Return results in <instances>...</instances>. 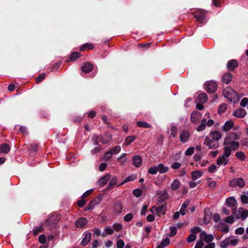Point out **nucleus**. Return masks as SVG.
<instances>
[{
    "label": "nucleus",
    "mask_w": 248,
    "mask_h": 248,
    "mask_svg": "<svg viewBox=\"0 0 248 248\" xmlns=\"http://www.w3.org/2000/svg\"><path fill=\"white\" fill-rule=\"evenodd\" d=\"M169 243L170 239L168 237H166L163 239L159 244L157 245V248H164L165 247L168 245Z\"/></svg>",
    "instance_id": "obj_30"
},
{
    "label": "nucleus",
    "mask_w": 248,
    "mask_h": 248,
    "mask_svg": "<svg viewBox=\"0 0 248 248\" xmlns=\"http://www.w3.org/2000/svg\"><path fill=\"white\" fill-rule=\"evenodd\" d=\"M240 135L235 132H230L228 133L224 141V147H228L229 150L234 151L237 149L239 143L236 140H239Z\"/></svg>",
    "instance_id": "obj_1"
},
{
    "label": "nucleus",
    "mask_w": 248,
    "mask_h": 248,
    "mask_svg": "<svg viewBox=\"0 0 248 248\" xmlns=\"http://www.w3.org/2000/svg\"><path fill=\"white\" fill-rule=\"evenodd\" d=\"M105 232L108 234H112L114 232V230L110 227H107L105 229Z\"/></svg>",
    "instance_id": "obj_61"
},
{
    "label": "nucleus",
    "mask_w": 248,
    "mask_h": 248,
    "mask_svg": "<svg viewBox=\"0 0 248 248\" xmlns=\"http://www.w3.org/2000/svg\"><path fill=\"white\" fill-rule=\"evenodd\" d=\"M117 178L116 177H113L110 179L108 185L106 189V190H110L113 188V186L116 184Z\"/></svg>",
    "instance_id": "obj_26"
},
{
    "label": "nucleus",
    "mask_w": 248,
    "mask_h": 248,
    "mask_svg": "<svg viewBox=\"0 0 248 248\" xmlns=\"http://www.w3.org/2000/svg\"><path fill=\"white\" fill-rule=\"evenodd\" d=\"M232 79V75L230 73L224 74L222 77V81L226 84L229 83Z\"/></svg>",
    "instance_id": "obj_20"
},
{
    "label": "nucleus",
    "mask_w": 248,
    "mask_h": 248,
    "mask_svg": "<svg viewBox=\"0 0 248 248\" xmlns=\"http://www.w3.org/2000/svg\"><path fill=\"white\" fill-rule=\"evenodd\" d=\"M248 104V98L245 97L242 99L241 100L240 105L241 107H245Z\"/></svg>",
    "instance_id": "obj_52"
},
{
    "label": "nucleus",
    "mask_w": 248,
    "mask_h": 248,
    "mask_svg": "<svg viewBox=\"0 0 248 248\" xmlns=\"http://www.w3.org/2000/svg\"><path fill=\"white\" fill-rule=\"evenodd\" d=\"M204 144L207 146L209 149H217L219 146L218 141L213 140L207 136L205 138Z\"/></svg>",
    "instance_id": "obj_4"
},
{
    "label": "nucleus",
    "mask_w": 248,
    "mask_h": 248,
    "mask_svg": "<svg viewBox=\"0 0 248 248\" xmlns=\"http://www.w3.org/2000/svg\"><path fill=\"white\" fill-rule=\"evenodd\" d=\"M217 169V165H216L215 164H212L209 167V168L208 169V171L210 173H214L215 172H216Z\"/></svg>",
    "instance_id": "obj_47"
},
{
    "label": "nucleus",
    "mask_w": 248,
    "mask_h": 248,
    "mask_svg": "<svg viewBox=\"0 0 248 248\" xmlns=\"http://www.w3.org/2000/svg\"><path fill=\"white\" fill-rule=\"evenodd\" d=\"M141 190L139 189H136L133 191V194L136 197H139L141 195Z\"/></svg>",
    "instance_id": "obj_54"
},
{
    "label": "nucleus",
    "mask_w": 248,
    "mask_h": 248,
    "mask_svg": "<svg viewBox=\"0 0 248 248\" xmlns=\"http://www.w3.org/2000/svg\"><path fill=\"white\" fill-rule=\"evenodd\" d=\"M237 186L240 187H243L245 186V182L242 178L237 179Z\"/></svg>",
    "instance_id": "obj_50"
},
{
    "label": "nucleus",
    "mask_w": 248,
    "mask_h": 248,
    "mask_svg": "<svg viewBox=\"0 0 248 248\" xmlns=\"http://www.w3.org/2000/svg\"><path fill=\"white\" fill-rule=\"evenodd\" d=\"M170 232L169 234V236L170 237H172V236H174L177 233V230L176 227L171 226L170 228Z\"/></svg>",
    "instance_id": "obj_42"
},
{
    "label": "nucleus",
    "mask_w": 248,
    "mask_h": 248,
    "mask_svg": "<svg viewBox=\"0 0 248 248\" xmlns=\"http://www.w3.org/2000/svg\"><path fill=\"white\" fill-rule=\"evenodd\" d=\"M203 246V242L202 240L198 241L195 247V248H202Z\"/></svg>",
    "instance_id": "obj_64"
},
{
    "label": "nucleus",
    "mask_w": 248,
    "mask_h": 248,
    "mask_svg": "<svg viewBox=\"0 0 248 248\" xmlns=\"http://www.w3.org/2000/svg\"><path fill=\"white\" fill-rule=\"evenodd\" d=\"M227 240H228L229 246H234L238 243V240L236 238H235L234 237H227Z\"/></svg>",
    "instance_id": "obj_29"
},
{
    "label": "nucleus",
    "mask_w": 248,
    "mask_h": 248,
    "mask_svg": "<svg viewBox=\"0 0 248 248\" xmlns=\"http://www.w3.org/2000/svg\"><path fill=\"white\" fill-rule=\"evenodd\" d=\"M179 137L180 140L183 143L187 142L190 137V133L186 130H184L180 132Z\"/></svg>",
    "instance_id": "obj_8"
},
{
    "label": "nucleus",
    "mask_w": 248,
    "mask_h": 248,
    "mask_svg": "<svg viewBox=\"0 0 248 248\" xmlns=\"http://www.w3.org/2000/svg\"><path fill=\"white\" fill-rule=\"evenodd\" d=\"M227 108V105L225 104H222L221 105L218 109V112L219 114H221L224 113Z\"/></svg>",
    "instance_id": "obj_41"
},
{
    "label": "nucleus",
    "mask_w": 248,
    "mask_h": 248,
    "mask_svg": "<svg viewBox=\"0 0 248 248\" xmlns=\"http://www.w3.org/2000/svg\"><path fill=\"white\" fill-rule=\"evenodd\" d=\"M177 127L174 125H172L170 128V133L173 138H175L177 135Z\"/></svg>",
    "instance_id": "obj_32"
},
{
    "label": "nucleus",
    "mask_w": 248,
    "mask_h": 248,
    "mask_svg": "<svg viewBox=\"0 0 248 248\" xmlns=\"http://www.w3.org/2000/svg\"><path fill=\"white\" fill-rule=\"evenodd\" d=\"M239 215H234V217L236 219L241 218L244 220L248 216V210L243 208H239L238 210Z\"/></svg>",
    "instance_id": "obj_6"
},
{
    "label": "nucleus",
    "mask_w": 248,
    "mask_h": 248,
    "mask_svg": "<svg viewBox=\"0 0 248 248\" xmlns=\"http://www.w3.org/2000/svg\"><path fill=\"white\" fill-rule=\"evenodd\" d=\"M87 220L84 217H81L78 219L75 222V226L77 228H82L87 224Z\"/></svg>",
    "instance_id": "obj_15"
},
{
    "label": "nucleus",
    "mask_w": 248,
    "mask_h": 248,
    "mask_svg": "<svg viewBox=\"0 0 248 248\" xmlns=\"http://www.w3.org/2000/svg\"><path fill=\"white\" fill-rule=\"evenodd\" d=\"M43 227L42 226H40L39 227H36L33 230V233L34 235H36L38 233H39V232H41L42 231H43Z\"/></svg>",
    "instance_id": "obj_60"
},
{
    "label": "nucleus",
    "mask_w": 248,
    "mask_h": 248,
    "mask_svg": "<svg viewBox=\"0 0 248 248\" xmlns=\"http://www.w3.org/2000/svg\"><path fill=\"white\" fill-rule=\"evenodd\" d=\"M116 245L117 248H124V243L123 240L119 239L118 240Z\"/></svg>",
    "instance_id": "obj_55"
},
{
    "label": "nucleus",
    "mask_w": 248,
    "mask_h": 248,
    "mask_svg": "<svg viewBox=\"0 0 248 248\" xmlns=\"http://www.w3.org/2000/svg\"><path fill=\"white\" fill-rule=\"evenodd\" d=\"M110 179L111 175L108 173L99 179L98 184L99 186H103L105 185Z\"/></svg>",
    "instance_id": "obj_10"
},
{
    "label": "nucleus",
    "mask_w": 248,
    "mask_h": 248,
    "mask_svg": "<svg viewBox=\"0 0 248 248\" xmlns=\"http://www.w3.org/2000/svg\"><path fill=\"white\" fill-rule=\"evenodd\" d=\"M241 200L242 203L247 204L248 203V196L245 195H242Z\"/></svg>",
    "instance_id": "obj_58"
},
{
    "label": "nucleus",
    "mask_w": 248,
    "mask_h": 248,
    "mask_svg": "<svg viewBox=\"0 0 248 248\" xmlns=\"http://www.w3.org/2000/svg\"><path fill=\"white\" fill-rule=\"evenodd\" d=\"M142 161L141 157L139 155H136L133 157V164L136 167H140L141 166L142 164Z\"/></svg>",
    "instance_id": "obj_13"
},
{
    "label": "nucleus",
    "mask_w": 248,
    "mask_h": 248,
    "mask_svg": "<svg viewBox=\"0 0 248 248\" xmlns=\"http://www.w3.org/2000/svg\"><path fill=\"white\" fill-rule=\"evenodd\" d=\"M80 57V54L78 52H74L70 56L69 59L70 61H74Z\"/></svg>",
    "instance_id": "obj_35"
},
{
    "label": "nucleus",
    "mask_w": 248,
    "mask_h": 248,
    "mask_svg": "<svg viewBox=\"0 0 248 248\" xmlns=\"http://www.w3.org/2000/svg\"><path fill=\"white\" fill-rule=\"evenodd\" d=\"M237 65V62L235 60H231L227 63V68L229 70H233Z\"/></svg>",
    "instance_id": "obj_22"
},
{
    "label": "nucleus",
    "mask_w": 248,
    "mask_h": 248,
    "mask_svg": "<svg viewBox=\"0 0 248 248\" xmlns=\"http://www.w3.org/2000/svg\"><path fill=\"white\" fill-rule=\"evenodd\" d=\"M197 20L202 24L205 23V12L202 10H199L194 13Z\"/></svg>",
    "instance_id": "obj_5"
},
{
    "label": "nucleus",
    "mask_w": 248,
    "mask_h": 248,
    "mask_svg": "<svg viewBox=\"0 0 248 248\" xmlns=\"http://www.w3.org/2000/svg\"><path fill=\"white\" fill-rule=\"evenodd\" d=\"M132 218L133 215L131 213L127 214L124 217V219L126 222L130 221Z\"/></svg>",
    "instance_id": "obj_48"
},
{
    "label": "nucleus",
    "mask_w": 248,
    "mask_h": 248,
    "mask_svg": "<svg viewBox=\"0 0 248 248\" xmlns=\"http://www.w3.org/2000/svg\"><path fill=\"white\" fill-rule=\"evenodd\" d=\"M113 228L116 231H119L122 229V226L120 223H114Z\"/></svg>",
    "instance_id": "obj_56"
},
{
    "label": "nucleus",
    "mask_w": 248,
    "mask_h": 248,
    "mask_svg": "<svg viewBox=\"0 0 248 248\" xmlns=\"http://www.w3.org/2000/svg\"><path fill=\"white\" fill-rule=\"evenodd\" d=\"M10 151V147L9 146L6 144L3 143L0 146V151L1 153H4L5 154L8 153Z\"/></svg>",
    "instance_id": "obj_31"
},
{
    "label": "nucleus",
    "mask_w": 248,
    "mask_h": 248,
    "mask_svg": "<svg viewBox=\"0 0 248 248\" xmlns=\"http://www.w3.org/2000/svg\"><path fill=\"white\" fill-rule=\"evenodd\" d=\"M206 120L205 119H203L202 121L201 124L197 128V130L198 131H202L206 127Z\"/></svg>",
    "instance_id": "obj_34"
},
{
    "label": "nucleus",
    "mask_w": 248,
    "mask_h": 248,
    "mask_svg": "<svg viewBox=\"0 0 248 248\" xmlns=\"http://www.w3.org/2000/svg\"><path fill=\"white\" fill-rule=\"evenodd\" d=\"M112 151L110 150L106 152L104 155V158L105 160H108L110 159L112 155Z\"/></svg>",
    "instance_id": "obj_49"
},
{
    "label": "nucleus",
    "mask_w": 248,
    "mask_h": 248,
    "mask_svg": "<svg viewBox=\"0 0 248 248\" xmlns=\"http://www.w3.org/2000/svg\"><path fill=\"white\" fill-rule=\"evenodd\" d=\"M200 238L206 242H210L213 240L214 236L211 234H207L205 232H202L200 234Z\"/></svg>",
    "instance_id": "obj_12"
},
{
    "label": "nucleus",
    "mask_w": 248,
    "mask_h": 248,
    "mask_svg": "<svg viewBox=\"0 0 248 248\" xmlns=\"http://www.w3.org/2000/svg\"><path fill=\"white\" fill-rule=\"evenodd\" d=\"M102 199V196H99L97 197L95 199H94L93 201L92 202V204H97L100 202Z\"/></svg>",
    "instance_id": "obj_59"
},
{
    "label": "nucleus",
    "mask_w": 248,
    "mask_h": 248,
    "mask_svg": "<svg viewBox=\"0 0 248 248\" xmlns=\"http://www.w3.org/2000/svg\"><path fill=\"white\" fill-rule=\"evenodd\" d=\"M93 68V65L90 63H86L82 67V70L84 72L89 73L90 72Z\"/></svg>",
    "instance_id": "obj_28"
},
{
    "label": "nucleus",
    "mask_w": 248,
    "mask_h": 248,
    "mask_svg": "<svg viewBox=\"0 0 248 248\" xmlns=\"http://www.w3.org/2000/svg\"><path fill=\"white\" fill-rule=\"evenodd\" d=\"M219 245L221 248H226L229 247L227 238H226L224 240L221 241L219 243Z\"/></svg>",
    "instance_id": "obj_45"
},
{
    "label": "nucleus",
    "mask_w": 248,
    "mask_h": 248,
    "mask_svg": "<svg viewBox=\"0 0 248 248\" xmlns=\"http://www.w3.org/2000/svg\"><path fill=\"white\" fill-rule=\"evenodd\" d=\"M207 136L218 142L222 137V134L220 131L214 130L211 131Z\"/></svg>",
    "instance_id": "obj_9"
},
{
    "label": "nucleus",
    "mask_w": 248,
    "mask_h": 248,
    "mask_svg": "<svg viewBox=\"0 0 248 248\" xmlns=\"http://www.w3.org/2000/svg\"><path fill=\"white\" fill-rule=\"evenodd\" d=\"M157 172L158 170L156 166L151 167L148 170V173L151 174H155Z\"/></svg>",
    "instance_id": "obj_43"
},
{
    "label": "nucleus",
    "mask_w": 248,
    "mask_h": 248,
    "mask_svg": "<svg viewBox=\"0 0 248 248\" xmlns=\"http://www.w3.org/2000/svg\"><path fill=\"white\" fill-rule=\"evenodd\" d=\"M235 156L240 160H243L246 158L245 155L242 152H237L235 154Z\"/></svg>",
    "instance_id": "obj_39"
},
{
    "label": "nucleus",
    "mask_w": 248,
    "mask_h": 248,
    "mask_svg": "<svg viewBox=\"0 0 248 248\" xmlns=\"http://www.w3.org/2000/svg\"><path fill=\"white\" fill-rule=\"evenodd\" d=\"M237 178L232 179L229 183V186L231 187H235L237 186Z\"/></svg>",
    "instance_id": "obj_51"
},
{
    "label": "nucleus",
    "mask_w": 248,
    "mask_h": 248,
    "mask_svg": "<svg viewBox=\"0 0 248 248\" xmlns=\"http://www.w3.org/2000/svg\"><path fill=\"white\" fill-rule=\"evenodd\" d=\"M136 178V176L134 175H131L130 176H129L128 177H126L124 180V183H127L130 181H133Z\"/></svg>",
    "instance_id": "obj_57"
},
{
    "label": "nucleus",
    "mask_w": 248,
    "mask_h": 248,
    "mask_svg": "<svg viewBox=\"0 0 248 248\" xmlns=\"http://www.w3.org/2000/svg\"><path fill=\"white\" fill-rule=\"evenodd\" d=\"M234 124L232 121H228L224 124L222 130L224 132H227L232 128Z\"/></svg>",
    "instance_id": "obj_14"
},
{
    "label": "nucleus",
    "mask_w": 248,
    "mask_h": 248,
    "mask_svg": "<svg viewBox=\"0 0 248 248\" xmlns=\"http://www.w3.org/2000/svg\"><path fill=\"white\" fill-rule=\"evenodd\" d=\"M157 213L165 214L166 212V207L165 205H162L157 207Z\"/></svg>",
    "instance_id": "obj_38"
},
{
    "label": "nucleus",
    "mask_w": 248,
    "mask_h": 248,
    "mask_svg": "<svg viewBox=\"0 0 248 248\" xmlns=\"http://www.w3.org/2000/svg\"><path fill=\"white\" fill-rule=\"evenodd\" d=\"M123 207L122 203L120 201H118L114 204L113 211L116 213H121L122 212Z\"/></svg>",
    "instance_id": "obj_19"
},
{
    "label": "nucleus",
    "mask_w": 248,
    "mask_h": 248,
    "mask_svg": "<svg viewBox=\"0 0 248 248\" xmlns=\"http://www.w3.org/2000/svg\"><path fill=\"white\" fill-rule=\"evenodd\" d=\"M189 204V201L188 200L186 201L182 204L181 209L180 210V214L184 216L186 214V209Z\"/></svg>",
    "instance_id": "obj_21"
},
{
    "label": "nucleus",
    "mask_w": 248,
    "mask_h": 248,
    "mask_svg": "<svg viewBox=\"0 0 248 248\" xmlns=\"http://www.w3.org/2000/svg\"><path fill=\"white\" fill-rule=\"evenodd\" d=\"M46 240V236L44 234H41L39 237V241L41 244H44Z\"/></svg>",
    "instance_id": "obj_62"
},
{
    "label": "nucleus",
    "mask_w": 248,
    "mask_h": 248,
    "mask_svg": "<svg viewBox=\"0 0 248 248\" xmlns=\"http://www.w3.org/2000/svg\"><path fill=\"white\" fill-rule=\"evenodd\" d=\"M93 48V46L92 44H85L80 47V51H84L85 49H91Z\"/></svg>",
    "instance_id": "obj_36"
},
{
    "label": "nucleus",
    "mask_w": 248,
    "mask_h": 248,
    "mask_svg": "<svg viewBox=\"0 0 248 248\" xmlns=\"http://www.w3.org/2000/svg\"><path fill=\"white\" fill-rule=\"evenodd\" d=\"M112 139V136L109 134H106L101 137V141L103 144L108 142Z\"/></svg>",
    "instance_id": "obj_24"
},
{
    "label": "nucleus",
    "mask_w": 248,
    "mask_h": 248,
    "mask_svg": "<svg viewBox=\"0 0 248 248\" xmlns=\"http://www.w3.org/2000/svg\"><path fill=\"white\" fill-rule=\"evenodd\" d=\"M223 94L225 97L227 98L230 101L233 103L237 102L240 98V97L237 93L231 88L224 90Z\"/></svg>",
    "instance_id": "obj_2"
},
{
    "label": "nucleus",
    "mask_w": 248,
    "mask_h": 248,
    "mask_svg": "<svg viewBox=\"0 0 248 248\" xmlns=\"http://www.w3.org/2000/svg\"><path fill=\"white\" fill-rule=\"evenodd\" d=\"M244 232V229L239 227L235 230V233L237 234H242Z\"/></svg>",
    "instance_id": "obj_63"
},
{
    "label": "nucleus",
    "mask_w": 248,
    "mask_h": 248,
    "mask_svg": "<svg viewBox=\"0 0 248 248\" xmlns=\"http://www.w3.org/2000/svg\"><path fill=\"white\" fill-rule=\"evenodd\" d=\"M180 181L178 179H175L171 184V188L173 190H175L178 188L180 186Z\"/></svg>",
    "instance_id": "obj_33"
},
{
    "label": "nucleus",
    "mask_w": 248,
    "mask_h": 248,
    "mask_svg": "<svg viewBox=\"0 0 248 248\" xmlns=\"http://www.w3.org/2000/svg\"><path fill=\"white\" fill-rule=\"evenodd\" d=\"M203 172L202 171L196 170L191 173L192 179L195 181L202 176Z\"/></svg>",
    "instance_id": "obj_23"
},
{
    "label": "nucleus",
    "mask_w": 248,
    "mask_h": 248,
    "mask_svg": "<svg viewBox=\"0 0 248 248\" xmlns=\"http://www.w3.org/2000/svg\"><path fill=\"white\" fill-rule=\"evenodd\" d=\"M205 89L207 92L213 93L217 89V83L213 81H209L206 84Z\"/></svg>",
    "instance_id": "obj_7"
},
{
    "label": "nucleus",
    "mask_w": 248,
    "mask_h": 248,
    "mask_svg": "<svg viewBox=\"0 0 248 248\" xmlns=\"http://www.w3.org/2000/svg\"><path fill=\"white\" fill-rule=\"evenodd\" d=\"M233 115L238 118H243L246 115V110L240 108L235 111L233 113Z\"/></svg>",
    "instance_id": "obj_17"
},
{
    "label": "nucleus",
    "mask_w": 248,
    "mask_h": 248,
    "mask_svg": "<svg viewBox=\"0 0 248 248\" xmlns=\"http://www.w3.org/2000/svg\"><path fill=\"white\" fill-rule=\"evenodd\" d=\"M121 148L120 146H115L111 151H112V154H117L121 151Z\"/></svg>",
    "instance_id": "obj_53"
},
{
    "label": "nucleus",
    "mask_w": 248,
    "mask_h": 248,
    "mask_svg": "<svg viewBox=\"0 0 248 248\" xmlns=\"http://www.w3.org/2000/svg\"><path fill=\"white\" fill-rule=\"evenodd\" d=\"M158 172L160 173H164L168 171L169 168L168 167L164 166L163 164L160 163L157 166Z\"/></svg>",
    "instance_id": "obj_27"
},
{
    "label": "nucleus",
    "mask_w": 248,
    "mask_h": 248,
    "mask_svg": "<svg viewBox=\"0 0 248 248\" xmlns=\"http://www.w3.org/2000/svg\"><path fill=\"white\" fill-rule=\"evenodd\" d=\"M91 233L87 232L84 234V237L81 242V245L82 246L86 245L91 239Z\"/></svg>",
    "instance_id": "obj_18"
},
{
    "label": "nucleus",
    "mask_w": 248,
    "mask_h": 248,
    "mask_svg": "<svg viewBox=\"0 0 248 248\" xmlns=\"http://www.w3.org/2000/svg\"><path fill=\"white\" fill-rule=\"evenodd\" d=\"M196 238L195 234L191 233L187 238V242L189 243L194 241Z\"/></svg>",
    "instance_id": "obj_46"
},
{
    "label": "nucleus",
    "mask_w": 248,
    "mask_h": 248,
    "mask_svg": "<svg viewBox=\"0 0 248 248\" xmlns=\"http://www.w3.org/2000/svg\"><path fill=\"white\" fill-rule=\"evenodd\" d=\"M224 153L222 155L219 156L217 161V165H226L228 163V158L231 155L232 150H229L228 147H224Z\"/></svg>",
    "instance_id": "obj_3"
},
{
    "label": "nucleus",
    "mask_w": 248,
    "mask_h": 248,
    "mask_svg": "<svg viewBox=\"0 0 248 248\" xmlns=\"http://www.w3.org/2000/svg\"><path fill=\"white\" fill-rule=\"evenodd\" d=\"M201 118V114L199 112L193 111L191 115V121L196 124Z\"/></svg>",
    "instance_id": "obj_16"
},
{
    "label": "nucleus",
    "mask_w": 248,
    "mask_h": 248,
    "mask_svg": "<svg viewBox=\"0 0 248 248\" xmlns=\"http://www.w3.org/2000/svg\"><path fill=\"white\" fill-rule=\"evenodd\" d=\"M137 125L140 127L149 128L151 127L149 124L143 121H138L137 122Z\"/></svg>",
    "instance_id": "obj_40"
},
{
    "label": "nucleus",
    "mask_w": 248,
    "mask_h": 248,
    "mask_svg": "<svg viewBox=\"0 0 248 248\" xmlns=\"http://www.w3.org/2000/svg\"><path fill=\"white\" fill-rule=\"evenodd\" d=\"M226 202L228 206L231 207L234 206L237 203L236 200L232 197L227 198L226 200Z\"/></svg>",
    "instance_id": "obj_25"
},
{
    "label": "nucleus",
    "mask_w": 248,
    "mask_h": 248,
    "mask_svg": "<svg viewBox=\"0 0 248 248\" xmlns=\"http://www.w3.org/2000/svg\"><path fill=\"white\" fill-rule=\"evenodd\" d=\"M207 100L208 97L206 94L204 93H201L196 98V102L197 103L204 104L207 102Z\"/></svg>",
    "instance_id": "obj_11"
},
{
    "label": "nucleus",
    "mask_w": 248,
    "mask_h": 248,
    "mask_svg": "<svg viewBox=\"0 0 248 248\" xmlns=\"http://www.w3.org/2000/svg\"><path fill=\"white\" fill-rule=\"evenodd\" d=\"M136 139V137L135 136H129L126 138L125 140L124 144L126 145H128L132 143Z\"/></svg>",
    "instance_id": "obj_37"
},
{
    "label": "nucleus",
    "mask_w": 248,
    "mask_h": 248,
    "mask_svg": "<svg viewBox=\"0 0 248 248\" xmlns=\"http://www.w3.org/2000/svg\"><path fill=\"white\" fill-rule=\"evenodd\" d=\"M195 148L193 147H189L188 149H187L185 152V155L187 156H189L192 155L194 152Z\"/></svg>",
    "instance_id": "obj_44"
}]
</instances>
